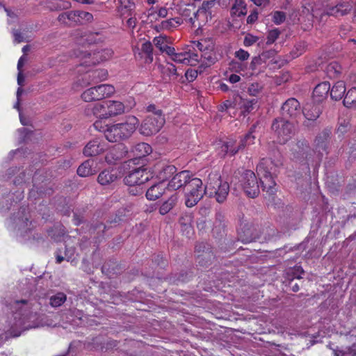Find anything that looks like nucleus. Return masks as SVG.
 <instances>
[{"mask_svg":"<svg viewBox=\"0 0 356 356\" xmlns=\"http://www.w3.org/2000/svg\"><path fill=\"white\" fill-rule=\"evenodd\" d=\"M139 123L138 118L129 115L120 122L109 123L103 127L102 122L97 120L93 125L97 130L104 132L109 142L116 143L129 138L137 130Z\"/></svg>","mask_w":356,"mask_h":356,"instance_id":"1","label":"nucleus"},{"mask_svg":"<svg viewBox=\"0 0 356 356\" xmlns=\"http://www.w3.org/2000/svg\"><path fill=\"white\" fill-rule=\"evenodd\" d=\"M135 104L134 99L130 97L129 105L127 107L131 109ZM125 110L126 106L122 102L116 100H106L88 105L84 109V114L88 117L94 116L99 120H106L122 115Z\"/></svg>","mask_w":356,"mask_h":356,"instance_id":"2","label":"nucleus"},{"mask_svg":"<svg viewBox=\"0 0 356 356\" xmlns=\"http://www.w3.org/2000/svg\"><path fill=\"white\" fill-rule=\"evenodd\" d=\"M141 158L133 157L122 164V168L124 170H129L128 175L124 178L126 185L129 186H140L149 181L150 175L147 172V168L145 167L144 163L140 166H132L139 165Z\"/></svg>","mask_w":356,"mask_h":356,"instance_id":"3","label":"nucleus"},{"mask_svg":"<svg viewBox=\"0 0 356 356\" xmlns=\"http://www.w3.org/2000/svg\"><path fill=\"white\" fill-rule=\"evenodd\" d=\"M185 204L187 207H193L207 195L206 186H203L202 181L192 177L185 188Z\"/></svg>","mask_w":356,"mask_h":356,"instance_id":"4","label":"nucleus"},{"mask_svg":"<svg viewBox=\"0 0 356 356\" xmlns=\"http://www.w3.org/2000/svg\"><path fill=\"white\" fill-rule=\"evenodd\" d=\"M255 136L252 135V132L250 131L241 140L240 144L236 145V142L233 140H229L226 143L219 142L217 144L220 151L218 152L219 154H230L234 155L238 153L241 154H248V152H244V149H249L250 146L254 144Z\"/></svg>","mask_w":356,"mask_h":356,"instance_id":"5","label":"nucleus"},{"mask_svg":"<svg viewBox=\"0 0 356 356\" xmlns=\"http://www.w3.org/2000/svg\"><path fill=\"white\" fill-rule=\"evenodd\" d=\"M165 118L161 110L147 115L138 125L139 133L145 136H151L157 134L165 124Z\"/></svg>","mask_w":356,"mask_h":356,"instance_id":"6","label":"nucleus"},{"mask_svg":"<svg viewBox=\"0 0 356 356\" xmlns=\"http://www.w3.org/2000/svg\"><path fill=\"white\" fill-rule=\"evenodd\" d=\"M271 157H263L259 164V170L263 173L262 177L260 179L262 190L269 195H274L277 191L276 183L274 180L273 175L275 172H272L273 168H269V163H273Z\"/></svg>","mask_w":356,"mask_h":356,"instance_id":"7","label":"nucleus"},{"mask_svg":"<svg viewBox=\"0 0 356 356\" xmlns=\"http://www.w3.org/2000/svg\"><path fill=\"white\" fill-rule=\"evenodd\" d=\"M272 130L280 143H284L288 141L295 133L293 124L284 118L274 120L272 124Z\"/></svg>","mask_w":356,"mask_h":356,"instance_id":"8","label":"nucleus"},{"mask_svg":"<svg viewBox=\"0 0 356 356\" xmlns=\"http://www.w3.org/2000/svg\"><path fill=\"white\" fill-rule=\"evenodd\" d=\"M240 181L242 188L248 197L254 198L259 195L260 191L258 179L252 170H245L241 175Z\"/></svg>","mask_w":356,"mask_h":356,"instance_id":"9","label":"nucleus"},{"mask_svg":"<svg viewBox=\"0 0 356 356\" xmlns=\"http://www.w3.org/2000/svg\"><path fill=\"white\" fill-rule=\"evenodd\" d=\"M195 253L197 263L202 267L211 265L216 259L213 248L206 243H197L195 245Z\"/></svg>","mask_w":356,"mask_h":356,"instance_id":"10","label":"nucleus"},{"mask_svg":"<svg viewBox=\"0 0 356 356\" xmlns=\"http://www.w3.org/2000/svg\"><path fill=\"white\" fill-rule=\"evenodd\" d=\"M193 44L202 52L201 59L206 65L214 63L216 58L214 52V44L209 39H202L200 41H193Z\"/></svg>","mask_w":356,"mask_h":356,"instance_id":"11","label":"nucleus"},{"mask_svg":"<svg viewBox=\"0 0 356 356\" xmlns=\"http://www.w3.org/2000/svg\"><path fill=\"white\" fill-rule=\"evenodd\" d=\"M168 56H170L172 60L177 63L190 65L191 66L196 65L200 62L199 56L190 50L181 52H176L174 47L168 49Z\"/></svg>","mask_w":356,"mask_h":356,"instance_id":"12","label":"nucleus"},{"mask_svg":"<svg viewBox=\"0 0 356 356\" xmlns=\"http://www.w3.org/2000/svg\"><path fill=\"white\" fill-rule=\"evenodd\" d=\"M113 154L105 140L101 138H95L89 141L83 149L84 156H99L104 154Z\"/></svg>","mask_w":356,"mask_h":356,"instance_id":"13","label":"nucleus"},{"mask_svg":"<svg viewBox=\"0 0 356 356\" xmlns=\"http://www.w3.org/2000/svg\"><path fill=\"white\" fill-rule=\"evenodd\" d=\"M353 8L351 0H341L334 6H327L324 14L335 17H341L350 13Z\"/></svg>","mask_w":356,"mask_h":356,"instance_id":"14","label":"nucleus"},{"mask_svg":"<svg viewBox=\"0 0 356 356\" xmlns=\"http://www.w3.org/2000/svg\"><path fill=\"white\" fill-rule=\"evenodd\" d=\"M260 229L252 224H244L238 232V240L243 243H249L259 238Z\"/></svg>","mask_w":356,"mask_h":356,"instance_id":"15","label":"nucleus"},{"mask_svg":"<svg viewBox=\"0 0 356 356\" xmlns=\"http://www.w3.org/2000/svg\"><path fill=\"white\" fill-rule=\"evenodd\" d=\"M192 177V175L188 170H182L179 172H176L169 181L166 188L169 191H177L181 188H184Z\"/></svg>","mask_w":356,"mask_h":356,"instance_id":"16","label":"nucleus"},{"mask_svg":"<svg viewBox=\"0 0 356 356\" xmlns=\"http://www.w3.org/2000/svg\"><path fill=\"white\" fill-rule=\"evenodd\" d=\"M108 72L104 69L97 70L92 72V75L86 74L81 79H79L74 84V87L79 86L81 88L87 87L91 84V81H102L107 79Z\"/></svg>","mask_w":356,"mask_h":356,"instance_id":"17","label":"nucleus"},{"mask_svg":"<svg viewBox=\"0 0 356 356\" xmlns=\"http://www.w3.org/2000/svg\"><path fill=\"white\" fill-rule=\"evenodd\" d=\"M177 169L175 165L162 163L156 164L154 168V173L162 184L169 179H171L173 175L177 172Z\"/></svg>","mask_w":356,"mask_h":356,"instance_id":"18","label":"nucleus"},{"mask_svg":"<svg viewBox=\"0 0 356 356\" xmlns=\"http://www.w3.org/2000/svg\"><path fill=\"white\" fill-rule=\"evenodd\" d=\"M118 149L123 150L124 154H128L129 152L133 154L135 156H149L152 152L153 149L152 146L146 143L141 142L134 145L130 152H129L124 144H118L117 145Z\"/></svg>","mask_w":356,"mask_h":356,"instance_id":"19","label":"nucleus"},{"mask_svg":"<svg viewBox=\"0 0 356 356\" xmlns=\"http://www.w3.org/2000/svg\"><path fill=\"white\" fill-rule=\"evenodd\" d=\"M282 110L284 118H296L300 113V104L294 98L289 99L283 104Z\"/></svg>","mask_w":356,"mask_h":356,"instance_id":"20","label":"nucleus"},{"mask_svg":"<svg viewBox=\"0 0 356 356\" xmlns=\"http://www.w3.org/2000/svg\"><path fill=\"white\" fill-rule=\"evenodd\" d=\"M332 131L330 128L324 129L316 138L314 143L316 149L319 154H327V143L331 136Z\"/></svg>","mask_w":356,"mask_h":356,"instance_id":"21","label":"nucleus"},{"mask_svg":"<svg viewBox=\"0 0 356 356\" xmlns=\"http://www.w3.org/2000/svg\"><path fill=\"white\" fill-rule=\"evenodd\" d=\"M330 84L327 81L318 83L314 89L313 99L316 102H321L325 100L330 92Z\"/></svg>","mask_w":356,"mask_h":356,"instance_id":"22","label":"nucleus"},{"mask_svg":"<svg viewBox=\"0 0 356 356\" xmlns=\"http://www.w3.org/2000/svg\"><path fill=\"white\" fill-rule=\"evenodd\" d=\"M97 163L93 159L84 161L77 169V174L80 177H88L95 174L97 171Z\"/></svg>","mask_w":356,"mask_h":356,"instance_id":"23","label":"nucleus"},{"mask_svg":"<svg viewBox=\"0 0 356 356\" xmlns=\"http://www.w3.org/2000/svg\"><path fill=\"white\" fill-rule=\"evenodd\" d=\"M183 23L181 17L170 18L163 20L161 23L155 25L154 29L160 32L164 31H172Z\"/></svg>","mask_w":356,"mask_h":356,"instance_id":"24","label":"nucleus"},{"mask_svg":"<svg viewBox=\"0 0 356 356\" xmlns=\"http://www.w3.org/2000/svg\"><path fill=\"white\" fill-rule=\"evenodd\" d=\"M236 103L238 104L237 109L240 110L243 115H245L254 109L257 101L256 99H244L240 95H236Z\"/></svg>","mask_w":356,"mask_h":356,"instance_id":"25","label":"nucleus"},{"mask_svg":"<svg viewBox=\"0 0 356 356\" xmlns=\"http://www.w3.org/2000/svg\"><path fill=\"white\" fill-rule=\"evenodd\" d=\"M224 181L218 173H210L206 184L207 195L209 197L210 192H213V190L215 191H218V188H220L219 186L222 185Z\"/></svg>","mask_w":356,"mask_h":356,"instance_id":"26","label":"nucleus"},{"mask_svg":"<svg viewBox=\"0 0 356 356\" xmlns=\"http://www.w3.org/2000/svg\"><path fill=\"white\" fill-rule=\"evenodd\" d=\"M218 191L210 192L209 197H214L218 203H223L226 200L229 192V184L227 181H224L222 185L219 186Z\"/></svg>","mask_w":356,"mask_h":356,"instance_id":"27","label":"nucleus"},{"mask_svg":"<svg viewBox=\"0 0 356 356\" xmlns=\"http://www.w3.org/2000/svg\"><path fill=\"white\" fill-rule=\"evenodd\" d=\"M321 113V108L318 105L312 103L306 104L303 108V114L309 120H316Z\"/></svg>","mask_w":356,"mask_h":356,"instance_id":"28","label":"nucleus"},{"mask_svg":"<svg viewBox=\"0 0 356 356\" xmlns=\"http://www.w3.org/2000/svg\"><path fill=\"white\" fill-rule=\"evenodd\" d=\"M47 179L46 177L44 175V173L41 171H37L35 172L33 177V188H32L31 193L36 192L38 194H42L44 193V187L41 185L42 183H45Z\"/></svg>","mask_w":356,"mask_h":356,"instance_id":"29","label":"nucleus"},{"mask_svg":"<svg viewBox=\"0 0 356 356\" xmlns=\"http://www.w3.org/2000/svg\"><path fill=\"white\" fill-rule=\"evenodd\" d=\"M165 188L163 184L159 182L152 185L146 192V197L149 200H156L163 195Z\"/></svg>","mask_w":356,"mask_h":356,"instance_id":"30","label":"nucleus"},{"mask_svg":"<svg viewBox=\"0 0 356 356\" xmlns=\"http://www.w3.org/2000/svg\"><path fill=\"white\" fill-rule=\"evenodd\" d=\"M132 214L133 212L131 210V207L120 208L117 211L114 219L110 222L111 223H120L122 222H125L131 218Z\"/></svg>","mask_w":356,"mask_h":356,"instance_id":"31","label":"nucleus"},{"mask_svg":"<svg viewBox=\"0 0 356 356\" xmlns=\"http://www.w3.org/2000/svg\"><path fill=\"white\" fill-rule=\"evenodd\" d=\"M345 92V82L343 81H338L333 85L332 88H330V95L332 99L339 100L343 97Z\"/></svg>","mask_w":356,"mask_h":356,"instance_id":"32","label":"nucleus"},{"mask_svg":"<svg viewBox=\"0 0 356 356\" xmlns=\"http://www.w3.org/2000/svg\"><path fill=\"white\" fill-rule=\"evenodd\" d=\"M178 195L175 193L172 195L166 201H165L159 208V213L161 215H165L170 212L177 204L178 202Z\"/></svg>","mask_w":356,"mask_h":356,"instance_id":"33","label":"nucleus"},{"mask_svg":"<svg viewBox=\"0 0 356 356\" xmlns=\"http://www.w3.org/2000/svg\"><path fill=\"white\" fill-rule=\"evenodd\" d=\"M102 272L111 277L120 273V267L115 261L110 260L103 264Z\"/></svg>","mask_w":356,"mask_h":356,"instance_id":"34","label":"nucleus"},{"mask_svg":"<svg viewBox=\"0 0 356 356\" xmlns=\"http://www.w3.org/2000/svg\"><path fill=\"white\" fill-rule=\"evenodd\" d=\"M97 86L99 100L112 96L115 92V87L111 84H100Z\"/></svg>","mask_w":356,"mask_h":356,"instance_id":"35","label":"nucleus"},{"mask_svg":"<svg viewBox=\"0 0 356 356\" xmlns=\"http://www.w3.org/2000/svg\"><path fill=\"white\" fill-rule=\"evenodd\" d=\"M78 16H79V10L75 11H70L67 13H62L59 15L58 19L63 23L67 24H75L78 23Z\"/></svg>","mask_w":356,"mask_h":356,"instance_id":"36","label":"nucleus"},{"mask_svg":"<svg viewBox=\"0 0 356 356\" xmlns=\"http://www.w3.org/2000/svg\"><path fill=\"white\" fill-rule=\"evenodd\" d=\"M81 98L86 102H91L99 100L97 86L90 87L85 90L82 92Z\"/></svg>","mask_w":356,"mask_h":356,"instance_id":"37","label":"nucleus"},{"mask_svg":"<svg viewBox=\"0 0 356 356\" xmlns=\"http://www.w3.org/2000/svg\"><path fill=\"white\" fill-rule=\"evenodd\" d=\"M343 104L348 108L356 107V88L352 87L350 88L343 99Z\"/></svg>","mask_w":356,"mask_h":356,"instance_id":"38","label":"nucleus"},{"mask_svg":"<svg viewBox=\"0 0 356 356\" xmlns=\"http://www.w3.org/2000/svg\"><path fill=\"white\" fill-rule=\"evenodd\" d=\"M310 148L306 140H299L292 147V154L303 155L309 154Z\"/></svg>","mask_w":356,"mask_h":356,"instance_id":"39","label":"nucleus"},{"mask_svg":"<svg viewBox=\"0 0 356 356\" xmlns=\"http://www.w3.org/2000/svg\"><path fill=\"white\" fill-rule=\"evenodd\" d=\"M168 15V9L165 7H161L157 11L153 9H149L148 11L147 18L150 22H156L159 18H164Z\"/></svg>","mask_w":356,"mask_h":356,"instance_id":"40","label":"nucleus"},{"mask_svg":"<svg viewBox=\"0 0 356 356\" xmlns=\"http://www.w3.org/2000/svg\"><path fill=\"white\" fill-rule=\"evenodd\" d=\"M191 277V273L181 271L179 273L174 275L173 276H171L169 280L170 283L178 285L180 283H184L188 282Z\"/></svg>","mask_w":356,"mask_h":356,"instance_id":"41","label":"nucleus"},{"mask_svg":"<svg viewBox=\"0 0 356 356\" xmlns=\"http://www.w3.org/2000/svg\"><path fill=\"white\" fill-rule=\"evenodd\" d=\"M246 13L247 8L245 2L242 0H236L231 9L232 15L240 17L245 15Z\"/></svg>","mask_w":356,"mask_h":356,"instance_id":"42","label":"nucleus"},{"mask_svg":"<svg viewBox=\"0 0 356 356\" xmlns=\"http://www.w3.org/2000/svg\"><path fill=\"white\" fill-rule=\"evenodd\" d=\"M117 179V176L108 170H104L99 173L97 177V181L101 185H108L113 182Z\"/></svg>","mask_w":356,"mask_h":356,"instance_id":"43","label":"nucleus"},{"mask_svg":"<svg viewBox=\"0 0 356 356\" xmlns=\"http://www.w3.org/2000/svg\"><path fill=\"white\" fill-rule=\"evenodd\" d=\"M214 5L213 1H207L203 2L201 8L197 12L193 13L195 18L199 19L200 17H207L208 10Z\"/></svg>","mask_w":356,"mask_h":356,"instance_id":"44","label":"nucleus"},{"mask_svg":"<svg viewBox=\"0 0 356 356\" xmlns=\"http://www.w3.org/2000/svg\"><path fill=\"white\" fill-rule=\"evenodd\" d=\"M154 45L159 49V50L162 52H165L168 54V49L171 48L167 44V37L159 35L158 37H155L153 40Z\"/></svg>","mask_w":356,"mask_h":356,"instance_id":"45","label":"nucleus"},{"mask_svg":"<svg viewBox=\"0 0 356 356\" xmlns=\"http://www.w3.org/2000/svg\"><path fill=\"white\" fill-rule=\"evenodd\" d=\"M66 299V295L64 293L59 292L50 298L49 304L54 307H60L65 302Z\"/></svg>","mask_w":356,"mask_h":356,"instance_id":"46","label":"nucleus"},{"mask_svg":"<svg viewBox=\"0 0 356 356\" xmlns=\"http://www.w3.org/2000/svg\"><path fill=\"white\" fill-rule=\"evenodd\" d=\"M120 11L122 15H131V11L134 8V4L130 0H119Z\"/></svg>","mask_w":356,"mask_h":356,"instance_id":"47","label":"nucleus"},{"mask_svg":"<svg viewBox=\"0 0 356 356\" xmlns=\"http://www.w3.org/2000/svg\"><path fill=\"white\" fill-rule=\"evenodd\" d=\"M113 56V51L111 49H104L101 52L95 53L92 55V59L95 60L97 63L104 61L111 58Z\"/></svg>","mask_w":356,"mask_h":356,"instance_id":"48","label":"nucleus"},{"mask_svg":"<svg viewBox=\"0 0 356 356\" xmlns=\"http://www.w3.org/2000/svg\"><path fill=\"white\" fill-rule=\"evenodd\" d=\"M326 71L329 76L334 77L341 72L340 65L336 63H330L326 67Z\"/></svg>","mask_w":356,"mask_h":356,"instance_id":"49","label":"nucleus"},{"mask_svg":"<svg viewBox=\"0 0 356 356\" xmlns=\"http://www.w3.org/2000/svg\"><path fill=\"white\" fill-rule=\"evenodd\" d=\"M349 127L350 123L348 120L345 119L340 120L337 129V134H339V136H343L349 130Z\"/></svg>","mask_w":356,"mask_h":356,"instance_id":"50","label":"nucleus"},{"mask_svg":"<svg viewBox=\"0 0 356 356\" xmlns=\"http://www.w3.org/2000/svg\"><path fill=\"white\" fill-rule=\"evenodd\" d=\"M236 95H235L233 98V99H227L220 106V111H223L225 110L229 109V108H238V104L236 103Z\"/></svg>","mask_w":356,"mask_h":356,"instance_id":"51","label":"nucleus"},{"mask_svg":"<svg viewBox=\"0 0 356 356\" xmlns=\"http://www.w3.org/2000/svg\"><path fill=\"white\" fill-rule=\"evenodd\" d=\"M93 16L91 13L86 11L79 10L78 23L85 24L92 20Z\"/></svg>","mask_w":356,"mask_h":356,"instance_id":"52","label":"nucleus"},{"mask_svg":"<svg viewBox=\"0 0 356 356\" xmlns=\"http://www.w3.org/2000/svg\"><path fill=\"white\" fill-rule=\"evenodd\" d=\"M263 89V86L259 83H252L248 88V92L251 96H257Z\"/></svg>","mask_w":356,"mask_h":356,"instance_id":"53","label":"nucleus"},{"mask_svg":"<svg viewBox=\"0 0 356 356\" xmlns=\"http://www.w3.org/2000/svg\"><path fill=\"white\" fill-rule=\"evenodd\" d=\"M152 261L161 268H164L168 264L167 259L163 256L162 254L154 255Z\"/></svg>","mask_w":356,"mask_h":356,"instance_id":"54","label":"nucleus"},{"mask_svg":"<svg viewBox=\"0 0 356 356\" xmlns=\"http://www.w3.org/2000/svg\"><path fill=\"white\" fill-rule=\"evenodd\" d=\"M141 51L150 58V61L152 60V44L150 42H144L141 46Z\"/></svg>","mask_w":356,"mask_h":356,"instance_id":"55","label":"nucleus"},{"mask_svg":"<svg viewBox=\"0 0 356 356\" xmlns=\"http://www.w3.org/2000/svg\"><path fill=\"white\" fill-rule=\"evenodd\" d=\"M280 34V31L277 29H275L269 31L267 35V42L268 44H273L279 37Z\"/></svg>","mask_w":356,"mask_h":356,"instance_id":"56","label":"nucleus"},{"mask_svg":"<svg viewBox=\"0 0 356 356\" xmlns=\"http://www.w3.org/2000/svg\"><path fill=\"white\" fill-rule=\"evenodd\" d=\"M234 56L239 60L244 61L249 58L250 54L247 51L240 49L234 53Z\"/></svg>","mask_w":356,"mask_h":356,"instance_id":"57","label":"nucleus"},{"mask_svg":"<svg viewBox=\"0 0 356 356\" xmlns=\"http://www.w3.org/2000/svg\"><path fill=\"white\" fill-rule=\"evenodd\" d=\"M285 14L281 11H276L273 15V20L276 24H282L285 20Z\"/></svg>","mask_w":356,"mask_h":356,"instance_id":"58","label":"nucleus"},{"mask_svg":"<svg viewBox=\"0 0 356 356\" xmlns=\"http://www.w3.org/2000/svg\"><path fill=\"white\" fill-rule=\"evenodd\" d=\"M259 38L252 34H247L244 38L243 44L245 47L252 46L253 44L257 42Z\"/></svg>","mask_w":356,"mask_h":356,"instance_id":"59","label":"nucleus"},{"mask_svg":"<svg viewBox=\"0 0 356 356\" xmlns=\"http://www.w3.org/2000/svg\"><path fill=\"white\" fill-rule=\"evenodd\" d=\"M191 216H186V218L181 217L179 219L180 224L184 225L185 230H186L188 233H189L192 229L191 226Z\"/></svg>","mask_w":356,"mask_h":356,"instance_id":"60","label":"nucleus"},{"mask_svg":"<svg viewBox=\"0 0 356 356\" xmlns=\"http://www.w3.org/2000/svg\"><path fill=\"white\" fill-rule=\"evenodd\" d=\"M341 356H356V343L341 351Z\"/></svg>","mask_w":356,"mask_h":356,"instance_id":"61","label":"nucleus"},{"mask_svg":"<svg viewBox=\"0 0 356 356\" xmlns=\"http://www.w3.org/2000/svg\"><path fill=\"white\" fill-rule=\"evenodd\" d=\"M295 278L299 280L301 278V277L300 275H296V273H294V275L293 278L289 281V285L293 292H298L300 290V287L298 283L293 282Z\"/></svg>","mask_w":356,"mask_h":356,"instance_id":"62","label":"nucleus"},{"mask_svg":"<svg viewBox=\"0 0 356 356\" xmlns=\"http://www.w3.org/2000/svg\"><path fill=\"white\" fill-rule=\"evenodd\" d=\"M280 159V157H271L270 159L273 161V163H269L268 166L269 168H270V167L273 168L272 172H276L275 168L277 167H279V166L282 165V161Z\"/></svg>","mask_w":356,"mask_h":356,"instance_id":"63","label":"nucleus"},{"mask_svg":"<svg viewBox=\"0 0 356 356\" xmlns=\"http://www.w3.org/2000/svg\"><path fill=\"white\" fill-rule=\"evenodd\" d=\"M12 153L16 156H21L22 154H30L32 152H31V150L29 149V148L27 147L23 146V147H19L17 149L13 151Z\"/></svg>","mask_w":356,"mask_h":356,"instance_id":"64","label":"nucleus"}]
</instances>
